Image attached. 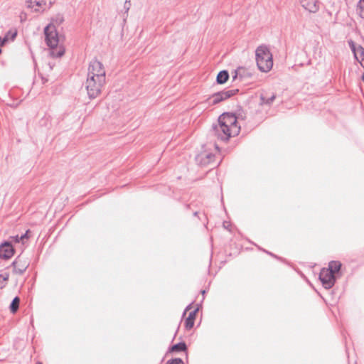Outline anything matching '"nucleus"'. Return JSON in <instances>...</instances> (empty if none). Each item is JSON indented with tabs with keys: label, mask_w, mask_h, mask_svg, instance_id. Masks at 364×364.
Returning <instances> with one entry per match:
<instances>
[{
	"label": "nucleus",
	"mask_w": 364,
	"mask_h": 364,
	"mask_svg": "<svg viewBox=\"0 0 364 364\" xmlns=\"http://www.w3.org/2000/svg\"><path fill=\"white\" fill-rule=\"evenodd\" d=\"M319 279L321 280L324 288L329 289L334 285L336 277V275L332 274L331 271L323 268L320 272Z\"/></svg>",
	"instance_id": "nucleus-7"
},
{
	"label": "nucleus",
	"mask_w": 364,
	"mask_h": 364,
	"mask_svg": "<svg viewBox=\"0 0 364 364\" xmlns=\"http://www.w3.org/2000/svg\"><path fill=\"white\" fill-rule=\"evenodd\" d=\"M37 364H42L41 362H38Z\"/></svg>",
	"instance_id": "nucleus-34"
},
{
	"label": "nucleus",
	"mask_w": 364,
	"mask_h": 364,
	"mask_svg": "<svg viewBox=\"0 0 364 364\" xmlns=\"http://www.w3.org/2000/svg\"><path fill=\"white\" fill-rule=\"evenodd\" d=\"M265 252H266L267 254H269V255H272V256H273V257H275L272 253L269 252H267V251H265Z\"/></svg>",
	"instance_id": "nucleus-29"
},
{
	"label": "nucleus",
	"mask_w": 364,
	"mask_h": 364,
	"mask_svg": "<svg viewBox=\"0 0 364 364\" xmlns=\"http://www.w3.org/2000/svg\"><path fill=\"white\" fill-rule=\"evenodd\" d=\"M130 2H131V0H125L124 4V9L125 10L126 13H127L130 9V6H131Z\"/></svg>",
	"instance_id": "nucleus-24"
},
{
	"label": "nucleus",
	"mask_w": 364,
	"mask_h": 364,
	"mask_svg": "<svg viewBox=\"0 0 364 364\" xmlns=\"http://www.w3.org/2000/svg\"><path fill=\"white\" fill-rule=\"evenodd\" d=\"M214 157L215 155L211 153L203 152L197 156L196 161L201 165L205 166L210 164Z\"/></svg>",
	"instance_id": "nucleus-13"
},
{
	"label": "nucleus",
	"mask_w": 364,
	"mask_h": 364,
	"mask_svg": "<svg viewBox=\"0 0 364 364\" xmlns=\"http://www.w3.org/2000/svg\"><path fill=\"white\" fill-rule=\"evenodd\" d=\"M240 130L237 118L234 114L223 113L216 124L213 125V134L222 141H228L230 137L237 136Z\"/></svg>",
	"instance_id": "nucleus-1"
},
{
	"label": "nucleus",
	"mask_w": 364,
	"mask_h": 364,
	"mask_svg": "<svg viewBox=\"0 0 364 364\" xmlns=\"http://www.w3.org/2000/svg\"><path fill=\"white\" fill-rule=\"evenodd\" d=\"M105 82L106 78H97L93 76L87 77L85 88L90 99H95L101 94Z\"/></svg>",
	"instance_id": "nucleus-4"
},
{
	"label": "nucleus",
	"mask_w": 364,
	"mask_h": 364,
	"mask_svg": "<svg viewBox=\"0 0 364 364\" xmlns=\"http://www.w3.org/2000/svg\"><path fill=\"white\" fill-rule=\"evenodd\" d=\"M20 299L18 296H16L10 304V310L12 313H15L19 307Z\"/></svg>",
	"instance_id": "nucleus-19"
},
{
	"label": "nucleus",
	"mask_w": 364,
	"mask_h": 364,
	"mask_svg": "<svg viewBox=\"0 0 364 364\" xmlns=\"http://www.w3.org/2000/svg\"><path fill=\"white\" fill-rule=\"evenodd\" d=\"M28 232H29V230H27L23 235L20 236V239H21L23 243L24 239L28 238Z\"/></svg>",
	"instance_id": "nucleus-27"
},
{
	"label": "nucleus",
	"mask_w": 364,
	"mask_h": 364,
	"mask_svg": "<svg viewBox=\"0 0 364 364\" xmlns=\"http://www.w3.org/2000/svg\"><path fill=\"white\" fill-rule=\"evenodd\" d=\"M10 239H11L10 242L11 243L13 242L15 243H18L20 242H22L21 239H20V236H18V235L11 236V237H10Z\"/></svg>",
	"instance_id": "nucleus-23"
},
{
	"label": "nucleus",
	"mask_w": 364,
	"mask_h": 364,
	"mask_svg": "<svg viewBox=\"0 0 364 364\" xmlns=\"http://www.w3.org/2000/svg\"><path fill=\"white\" fill-rule=\"evenodd\" d=\"M10 35H11V40L14 41L17 35V33L16 31L14 33H11V32L7 33L6 35V36H7V41L9 40Z\"/></svg>",
	"instance_id": "nucleus-25"
},
{
	"label": "nucleus",
	"mask_w": 364,
	"mask_h": 364,
	"mask_svg": "<svg viewBox=\"0 0 364 364\" xmlns=\"http://www.w3.org/2000/svg\"><path fill=\"white\" fill-rule=\"evenodd\" d=\"M201 292H202L203 294H204L205 293V291L203 290Z\"/></svg>",
	"instance_id": "nucleus-31"
},
{
	"label": "nucleus",
	"mask_w": 364,
	"mask_h": 364,
	"mask_svg": "<svg viewBox=\"0 0 364 364\" xmlns=\"http://www.w3.org/2000/svg\"><path fill=\"white\" fill-rule=\"evenodd\" d=\"M12 267H14V273L16 274L21 275L23 274L26 270L27 269L28 267V264L25 262L22 261L19 257H18L11 264Z\"/></svg>",
	"instance_id": "nucleus-10"
},
{
	"label": "nucleus",
	"mask_w": 364,
	"mask_h": 364,
	"mask_svg": "<svg viewBox=\"0 0 364 364\" xmlns=\"http://www.w3.org/2000/svg\"><path fill=\"white\" fill-rule=\"evenodd\" d=\"M105 75L106 71L103 64L97 59L92 60L88 67L87 77L106 78Z\"/></svg>",
	"instance_id": "nucleus-5"
},
{
	"label": "nucleus",
	"mask_w": 364,
	"mask_h": 364,
	"mask_svg": "<svg viewBox=\"0 0 364 364\" xmlns=\"http://www.w3.org/2000/svg\"><path fill=\"white\" fill-rule=\"evenodd\" d=\"M256 62L262 72H269L273 66L272 55L266 46L257 47L255 51Z\"/></svg>",
	"instance_id": "nucleus-3"
},
{
	"label": "nucleus",
	"mask_w": 364,
	"mask_h": 364,
	"mask_svg": "<svg viewBox=\"0 0 364 364\" xmlns=\"http://www.w3.org/2000/svg\"><path fill=\"white\" fill-rule=\"evenodd\" d=\"M349 47L353 52L355 58L361 62L364 60V48L360 46L356 45L352 40L348 41Z\"/></svg>",
	"instance_id": "nucleus-9"
},
{
	"label": "nucleus",
	"mask_w": 364,
	"mask_h": 364,
	"mask_svg": "<svg viewBox=\"0 0 364 364\" xmlns=\"http://www.w3.org/2000/svg\"><path fill=\"white\" fill-rule=\"evenodd\" d=\"M187 348V346L184 342H180L178 343H176L173 346H172L169 348L170 352H180V351H185Z\"/></svg>",
	"instance_id": "nucleus-17"
},
{
	"label": "nucleus",
	"mask_w": 364,
	"mask_h": 364,
	"mask_svg": "<svg viewBox=\"0 0 364 364\" xmlns=\"http://www.w3.org/2000/svg\"><path fill=\"white\" fill-rule=\"evenodd\" d=\"M357 13L363 18H364V0H360L357 4Z\"/></svg>",
	"instance_id": "nucleus-20"
},
{
	"label": "nucleus",
	"mask_w": 364,
	"mask_h": 364,
	"mask_svg": "<svg viewBox=\"0 0 364 364\" xmlns=\"http://www.w3.org/2000/svg\"><path fill=\"white\" fill-rule=\"evenodd\" d=\"M238 92V90H223L212 95L208 100L209 105H216L225 100L230 98L235 95Z\"/></svg>",
	"instance_id": "nucleus-6"
},
{
	"label": "nucleus",
	"mask_w": 364,
	"mask_h": 364,
	"mask_svg": "<svg viewBox=\"0 0 364 364\" xmlns=\"http://www.w3.org/2000/svg\"><path fill=\"white\" fill-rule=\"evenodd\" d=\"M198 311V309H196L189 313L188 316L185 321V327L187 330H190L193 328L194 325V321L196 318V313Z\"/></svg>",
	"instance_id": "nucleus-14"
},
{
	"label": "nucleus",
	"mask_w": 364,
	"mask_h": 364,
	"mask_svg": "<svg viewBox=\"0 0 364 364\" xmlns=\"http://www.w3.org/2000/svg\"><path fill=\"white\" fill-rule=\"evenodd\" d=\"M7 42V36H5L3 38H0V46H3Z\"/></svg>",
	"instance_id": "nucleus-26"
},
{
	"label": "nucleus",
	"mask_w": 364,
	"mask_h": 364,
	"mask_svg": "<svg viewBox=\"0 0 364 364\" xmlns=\"http://www.w3.org/2000/svg\"><path fill=\"white\" fill-rule=\"evenodd\" d=\"M229 78V73L227 70H222L219 72L217 75L216 81L218 84H224Z\"/></svg>",
	"instance_id": "nucleus-16"
},
{
	"label": "nucleus",
	"mask_w": 364,
	"mask_h": 364,
	"mask_svg": "<svg viewBox=\"0 0 364 364\" xmlns=\"http://www.w3.org/2000/svg\"><path fill=\"white\" fill-rule=\"evenodd\" d=\"M302 7L311 13H316L319 6L317 0H299Z\"/></svg>",
	"instance_id": "nucleus-11"
},
{
	"label": "nucleus",
	"mask_w": 364,
	"mask_h": 364,
	"mask_svg": "<svg viewBox=\"0 0 364 364\" xmlns=\"http://www.w3.org/2000/svg\"><path fill=\"white\" fill-rule=\"evenodd\" d=\"M361 79L363 81H364V73H363L362 76H361Z\"/></svg>",
	"instance_id": "nucleus-30"
},
{
	"label": "nucleus",
	"mask_w": 364,
	"mask_h": 364,
	"mask_svg": "<svg viewBox=\"0 0 364 364\" xmlns=\"http://www.w3.org/2000/svg\"><path fill=\"white\" fill-rule=\"evenodd\" d=\"M15 252V250L11 242L6 241L0 245V258L9 259L11 258Z\"/></svg>",
	"instance_id": "nucleus-8"
},
{
	"label": "nucleus",
	"mask_w": 364,
	"mask_h": 364,
	"mask_svg": "<svg viewBox=\"0 0 364 364\" xmlns=\"http://www.w3.org/2000/svg\"><path fill=\"white\" fill-rule=\"evenodd\" d=\"M341 267V263L339 261H331L328 264V267L326 269L331 271L332 274L336 275L338 273Z\"/></svg>",
	"instance_id": "nucleus-15"
},
{
	"label": "nucleus",
	"mask_w": 364,
	"mask_h": 364,
	"mask_svg": "<svg viewBox=\"0 0 364 364\" xmlns=\"http://www.w3.org/2000/svg\"><path fill=\"white\" fill-rule=\"evenodd\" d=\"M197 214H198V212L194 213V215H197Z\"/></svg>",
	"instance_id": "nucleus-32"
},
{
	"label": "nucleus",
	"mask_w": 364,
	"mask_h": 364,
	"mask_svg": "<svg viewBox=\"0 0 364 364\" xmlns=\"http://www.w3.org/2000/svg\"><path fill=\"white\" fill-rule=\"evenodd\" d=\"M191 308V304H189L186 306V308L185 309V311L183 312V314H185L186 313L187 311H189Z\"/></svg>",
	"instance_id": "nucleus-28"
},
{
	"label": "nucleus",
	"mask_w": 364,
	"mask_h": 364,
	"mask_svg": "<svg viewBox=\"0 0 364 364\" xmlns=\"http://www.w3.org/2000/svg\"><path fill=\"white\" fill-rule=\"evenodd\" d=\"M45 40L46 44L50 48V55L53 58H60L65 53V48L58 46L59 38L55 26L48 25L44 28Z\"/></svg>",
	"instance_id": "nucleus-2"
},
{
	"label": "nucleus",
	"mask_w": 364,
	"mask_h": 364,
	"mask_svg": "<svg viewBox=\"0 0 364 364\" xmlns=\"http://www.w3.org/2000/svg\"><path fill=\"white\" fill-rule=\"evenodd\" d=\"M1 53V49L0 48V54Z\"/></svg>",
	"instance_id": "nucleus-35"
},
{
	"label": "nucleus",
	"mask_w": 364,
	"mask_h": 364,
	"mask_svg": "<svg viewBox=\"0 0 364 364\" xmlns=\"http://www.w3.org/2000/svg\"><path fill=\"white\" fill-rule=\"evenodd\" d=\"M237 77V74L233 77V78H236Z\"/></svg>",
	"instance_id": "nucleus-33"
},
{
	"label": "nucleus",
	"mask_w": 364,
	"mask_h": 364,
	"mask_svg": "<svg viewBox=\"0 0 364 364\" xmlns=\"http://www.w3.org/2000/svg\"><path fill=\"white\" fill-rule=\"evenodd\" d=\"M27 6L35 11H43L46 6L45 0H26Z\"/></svg>",
	"instance_id": "nucleus-12"
},
{
	"label": "nucleus",
	"mask_w": 364,
	"mask_h": 364,
	"mask_svg": "<svg viewBox=\"0 0 364 364\" xmlns=\"http://www.w3.org/2000/svg\"><path fill=\"white\" fill-rule=\"evenodd\" d=\"M166 364H184V363L181 358H173L168 360Z\"/></svg>",
	"instance_id": "nucleus-22"
},
{
	"label": "nucleus",
	"mask_w": 364,
	"mask_h": 364,
	"mask_svg": "<svg viewBox=\"0 0 364 364\" xmlns=\"http://www.w3.org/2000/svg\"><path fill=\"white\" fill-rule=\"evenodd\" d=\"M276 95L272 94L270 97H267L264 95H261V103L265 105H271L273 101L275 100Z\"/></svg>",
	"instance_id": "nucleus-18"
},
{
	"label": "nucleus",
	"mask_w": 364,
	"mask_h": 364,
	"mask_svg": "<svg viewBox=\"0 0 364 364\" xmlns=\"http://www.w3.org/2000/svg\"><path fill=\"white\" fill-rule=\"evenodd\" d=\"M8 278L9 275L4 276L0 274V289H3L6 286Z\"/></svg>",
	"instance_id": "nucleus-21"
}]
</instances>
